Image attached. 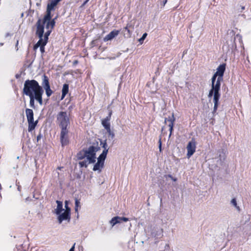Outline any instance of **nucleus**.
Wrapping results in <instances>:
<instances>
[{
  "label": "nucleus",
  "instance_id": "19",
  "mask_svg": "<svg viewBox=\"0 0 251 251\" xmlns=\"http://www.w3.org/2000/svg\"><path fill=\"white\" fill-rule=\"evenodd\" d=\"M108 152V150H103L102 152L100 154L98 158V160H100V162L104 163V160L106 157V155Z\"/></svg>",
  "mask_w": 251,
  "mask_h": 251
},
{
  "label": "nucleus",
  "instance_id": "1",
  "mask_svg": "<svg viewBox=\"0 0 251 251\" xmlns=\"http://www.w3.org/2000/svg\"><path fill=\"white\" fill-rule=\"evenodd\" d=\"M23 93L26 96H42L44 90L36 80L27 79L24 83Z\"/></svg>",
  "mask_w": 251,
  "mask_h": 251
},
{
  "label": "nucleus",
  "instance_id": "5",
  "mask_svg": "<svg viewBox=\"0 0 251 251\" xmlns=\"http://www.w3.org/2000/svg\"><path fill=\"white\" fill-rule=\"evenodd\" d=\"M61 0H52L48 3L47 7L46 14L44 16V22L51 18V11L54 9L55 7Z\"/></svg>",
  "mask_w": 251,
  "mask_h": 251
},
{
  "label": "nucleus",
  "instance_id": "26",
  "mask_svg": "<svg viewBox=\"0 0 251 251\" xmlns=\"http://www.w3.org/2000/svg\"><path fill=\"white\" fill-rule=\"evenodd\" d=\"M80 207V201H79V200L75 199V213H77V216H78V208Z\"/></svg>",
  "mask_w": 251,
  "mask_h": 251
},
{
  "label": "nucleus",
  "instance_id": "13",
  "mask_svg": "<svg viewBox=\"0 0 251 251\" xmlns=\"http://www.w3.org/2000/svg\"><path fill=\"white\" fill-rule=\"evenodd\" d=\"M220 92H215L213 98V102L214 103V108H213V112H216L217 110L219 102V99L220 98Z\"/></svg>",
  "mask_w": 251,
  "mask_h": 251
},
{
  "label": "nucleus",
  "instance_id": "50",
  "mask_svg": "<svg viewBox=\"0 0 251 251\" xmlns=\"http://www.w3.org/2000/svg\"><path fill=\"white\" fill-rule=\"evenodd\" d=\"M242 10H244L245 9V7L244 6H242Z\"/></svg>",
  "mask_w": 251,
  "mask_h": 251
},
{
  "label": "nucleus",
  "instance_id": "39",
  "mask_svg": "<svg viewBox=\"0 0 251 251\" xmlns=\"http://www.w3.org/2000/svg\"><path fill=\"white\" fill-rule=\"evenodd\" d=\"M112 111L111 110H110L109 112L108 115L104 119L110 121V119H111V115H112Z\"/></svg>",
  "mask_w": 251,
  "mask_h": 251
},
{
  "label": "nucleus",
  "instance_id": "6",
  "mask_svg": "<svg viewBox=\"0 0 251 251\" xmlns=\"http://www.w3.org/2000/svg\"><path fill=\"white\" fill-rule=\"evenodd\" d=\"M68 133L69 129H61L60 139L62 147L68 145L70 143Z\"/></svg>",
  "mask_w": 251,
  "mask_h": 251
},
{
  "label": "nucleus",
  "instance_id": "7",
  "mask_svg": "<svg viewBox=\"0 0 251 251\" xmlns=\"http://www.w3.org/2000/svg\"><path fill=\"white\" fill-rule=\"evenodd\" d=\"M44 22V18L43 19V21L39 19L38 20L37 22V29L36 32V34L39 37H43V34L44 32V25L46 23V22Z\"/></svg>",
  "mask_w": 251,
  "mask_h": 251
},
{
  "label": "nucleus",
  "instance_id": "28",
  "mask_svg": "<svg viewBox=\"0 0 251 251\" xmlns=\"http://www.w3.org/2000/svg\"><path fill=\"white\" fill-rule=\"evenodd\" d=\"M46 91V94L48 97H50L53 93V91L50 89V87L44 88Z\"/></svg>",
  "mask_w": 251,
  "mask_h": 251
},
{
  "label": "nucleus",
  "instance_id": "49",
  "mask_svg": "<svg viewBox=\"0 0 251 251\" xmlns=\"http://www.w3.org/2000/svg\"><path fill=\"white\" fill-rule=\"evenodd\" d=\"M62 168H63V167H57V169L59 170H61L62 169Z\"/></svg>",
  "mask_w": 251,
  "mask_h": 251
},
{
  "label": "nucleus",
  "instance_id": "51",
  "mask_svg": "<svg viewBox=\"0 0 251 251\" xmlns=\"http://www.w3.org/2000/svg\"><path fill=\"white\" fill-rule=\"evenodd\" d=\"M18 42H18V41H17V43H16V47H17V46H18Z\"/></svg>",
  "mask_w": 251,
  "mask_h": 251
},
{
  "label": "nucleus",
  "instance_id": "24",
  "mask_svg": "<svg viewBox=\"0 0 251 251\" xmlns=\"http://www.w3.org/2000/svg\"><path fill=\"white\" fill-rule=\"evenodd\" d=\"M56 202L57 203V208L56 209V213L57 215H59L60 214V213L63 210L62 203L61 201H57Z\"/></svg>",
  "mask_w": 251,
  "mask_h": 251
},
{
  "label": "nucleus",
  "instance_id": "20",
  "mask_svg": "<svg viewBox=\"0 0 251 251\" xmlns=\"http://www.w3.org/2000/svg\"><path fill=\"white\" fill-rule=\"evenodd\" d=\"M104 166V163L100 162V160H98V162L95 164L93 167V171H96L97 170H99L100 171V169L103 168Z\"/></svg>",
  "mask_w": 251,
  "mask_h": 251
},
{
  "label": "nucleus",
  "instance_id": "42",
  "mask_svg": "<svg viewBox=\"0 0 251 251\" xmlns=\"http://www.w3.org/2000/svg\"><path fill=\"white\" fill-rule=\"evenodd\" d=\"M65 212L71 215V208L70 207L67 208L65 209Z\"/></svg>",
  "mask_w": 251,
  "mask_h": 251
},
{
  "label": "nucleus",
  "instance_id": "45",
  "mask_svg": "<svg viewBox=\"0 0 251 251\" xmlns=\"http://www.w3.org/2000/svg\"><path fill=\"white\" fill-rule=\"evenodd\" d=\"M89 0H86L81 6V7H83L88 1Z\"/></svg>",
  "mask_w": 251,
  "mask_h": 251
},
{
  "label": "nucleus",
  "instance_id": "34",
  "mask_svg": "<svg viewBox=\"0 0 251 251\" xmlns=\"http://www.w3.org/2000/svg\"><path fill=\"white\" fill-rule=\"evenodd\" d=\"M100 144H102V147L103 148H104V150H108V149L107 148V143H106V140L103 141V142L101 141L100 142Z\"/></svg>",
  "mask_w": 251,
  "mask_h": 251
},
{
  "label": "nucleus",
  "instance_id": "53",
  "mask_svg": "<svg viewBox=\"0 0 251 251\" xmlns=\"http://www.w3.org/2000/svg\"><path fill=\"white\" fill-rule=\"evenodd\" d=\"M164 128H165V127H163L162 128V130H163V129H164Z\"/></svg>",
  "mask_w": 251,
  "mask_h": 251
},
{
  "label": "nucleus",
  "instance_id": "31",
  "mask_svg": "<svg viewBox=\"0 0 251 251\" xmlns=\"http://www.w3.org/2000/svg\"><path fill=\"white\" fill-rule=\"evenodd\" d=\"M130 27H132L133 28V26L132 25H129V24H127L126 25V27H124V29H125L126 30L128 33V35L129 36L131 35V31L130 30V29H129V28Z\"/></svg>",
  "mask_w": 251,
  "mask_h": 251
},
{
  "label": "nucleus",
  "instance_id": "8",
  "mask_svg": "<svg viewBox=\"0 0 251 251\" xmlns=\"http://www.w3.org/2000/svg\"><path fill=\"white\" fill-rule=\"evenodd\" d=\"M196 149V143L194 139H192L190 141L187 146V156L188 158L190 157L195 152Z\"/></svg>",
  "mask_w": 251,
  "mask_h": 251
},
{
  "label": "nucleus",
  "instance_id": "16",
  "mask_svg": "<svg viewBox=\"0 0 251 251\" xmlns=\"http://www.w3.org/2000/svg\"><path fill=\"white\" fill-rule=\"evenodd\" d=\"M46 28L48 29H52L55 26V19L51 20V18L50 20H47L46 21Z\"/></svg>",
  "mask_w": 251,
  "mask_h": 251
},
{
  "label": "nucleus",
  "instance_id": "11",
  "mask_svg": "<svg viewBox=\"0 0 251 251\" xmlns=\"http://www.w3.org/2000/svg\"><path fill=\"white\" fill-rule=\"evenodd\" d=\"M119 30L114 29L104 37V38H103V41L104 42H106L109 40H111L112 39H113L115 37L117 36L119 34Z\"/></svg>",
  "mask_w": 251,
  "mask_h": 251
},
{
  "label": "nucleus",
  "instance_id": "3",
  "mask_svg": "<svg viewBox=\"0 0 251 251\" xmlns=\"http://www.w3.org/2000/svg\"><path fill=\"white\" fill-rule=\"evenodd\" d=\"M25 114L28 122V131H32L34 130L38 124V120L34 121V113L32 109L26 108L25 109Z\"/></svg>",
  "mask_w": 251,
  "mask_h": 251
},
{
  "label": "nucleus",
  "instance_id": "21",
  "mask_svg": "<svg viewBox=\"0 0 251 251\" xmlns=\"http://www.w3.org/2000/svg\"><path fill=\"white\" fill-rule=\"evenodd\" d=\"M121 220H120V217L116 216L112 218L110 221V223L112 226H115L116 224L121 223Z\"/></svg>",
  "mask_w": 251,
  "mask_h": 251
},
{
  "label": "nucleus",
  "instance_id": "29",
  "mask_svg": "<svg viewBox=\"0 0 251 251\" xmlns=\"http://www.w3.org/2000/svg\"><path fill=\"white\" fill-rule=\"evenodd\" d=\"M51 30H52V29L48 30L45 34V35L44 37V39L45 40V41L47 42V43L48 42V37L50 35V34L51 32Z\"/></svg>",
  "mask_w": 251,
  "mask_h": 251
},
{
  "label": "nucleus",
  "instance_id": "44",
  "mask_svg": "<svg viewBox=\"0 0 251 251\" xmlns=\"http://www.w3.org/2000/svg\"><path fill=\"white\" fill-rule=\"evenodd\" d=\"M75 243H74L72 247L70 249L69 251H74L75 248Z\"/></svg>",
  "mask_w": 251,
  "mask_h": 251
},
{
  "label": "nucleus",
  "instance_id": "27",
  "mask_svg": "<svg viewBox=\"0 0 251 251\" xmlns=\"http://www.w3.org/2000/svg\"><path fill=\"white\" fill-rule=\"evenodd\" d=\"M89 163V160H88L87 159H86V160L79 161L78 163L80 167H85V168L87 167L88 164Z\"/></svg>",
  "mask_w": 251,
  "mask_h": 251
},
{
  "label": "nucleus",
  "instance_id": "36",
  "mask_svg": "<svg viewBox=\"0 0 251 251\" xmlns=\"http://www.w3.org/2000/svg\"><path fill=\"white\" fill-rule=\"evenodd\" d=\"M214 94H215V90H214L213 89H212L211 88V89L209 91V94L208 95V97L209 98L213 96V95H214Z\"/></svg>",
  "mask_w": 251,
  "mask_h": 251
},
{
  "label": "nucleus",
  "instance_id": "43",
  "mask_svg": "<svg viewBox=\"0 0 251 251\" xmlns=\"http://www.w3.org/2000/svg\"><path fill=\"white\" fill-rule=\"evenodd\" d=\"M78 63V61L77 60H75L73 62V66H75Z\"/></svg>",
  "mask_w": 251,
  "mask_h": 251
},
{
  "label": "nucleus",
  "instance_id": "18",
  "mask_svg": "<svg viewBox=\"0 0 251 251\" xmlns=\"http://www.w3.org/2000/svg\"><path fill=\"white\" fill-rule=\"evenodd\" d=\"M69 84H64L63 85L62 89V95H61V100H63L66 95L69 92Z\"/></svg>",
  "mask_w": 251,
  "mask_h": 251
},
{
  "label": "nucleus",
  "instance_id": "32",
  "mask_svg": "<svg viewBox=\"0 0 251 251\" xmlns=\"http://www.w3.org/2000/svg\"><path fill=\"white\" fill-rule=\"evenodd\" d=\"M47 42L45 41L44 43H43L42 45L40 47V50L42 54H43L45 50V46L47 44Z\"/></svg>",
  "mask_w": 251,
  "mask_h": 251
},
{
  "label": "nucleus",
  "instance_id": "38",
  "mask_svg": "<svg viewBox=\"0 0 251 251\" xmlns=\"http://www.w3.org/2000/svg\"><path fill=\"white\" fill-rule=\"evenodd\" d=\"M159 144V151L161 152L162 151V142H161V138L160 137L158 141Z\"/></svg>",
  "mask_w": 251,
  "mask_h": 251
},
{
  "label": "nucleus",
  "instance_id": "40",
  "mask_svg": "<svg viewBox=\"0 0 251 251\" xmlns=\"http://www.w3.org/2000/svg\"><path fill=\"white\" fill-rule=\"evenodd\" d=\"M168 176V177L170 178L174 181H176L177 180L176 178L174 177L171 175H168L167 176Z\"/></svg>",
  "mask_w": 251,
  "mask_h": 251
},
{
  "label": "nucleus",
  "instance_id": "52",
  "mask_svg": "<svg viewBox=\"0 0 251 251\" xmlns=\"http://www.w3.org/2000/svg\"><path fill=\"white\" fill-rule=\"evenodd\" d=\"M95 42V40L92 41V44H93Z\"/></svg>",
  "mask_w": 251,
  "mask_h": 251
},
{
  "label": "nucleus",
  "instance_id": "4",
  "mask_svg": "<svg viewBox=\"0 0 251 251\" xmlns=\"http://www.w3.org/2000/svg\"><path fill=\"white\" fill-rule=\"evenodd\" d=\"M99 148L93 146H90L87 150H85L86 159L89 160V163H93L96 161V152L98 151Z\"/></svg>",
  "mask_w": 251,
  "mask_h": 251
},
{
  "label": "nucleus",
  "instance_id": "46",
  "mask_svg": "<svg viewBox=\"0 0 251 251\" xmlns=\"http://www.w3.org/2000/svg\"><path fill=\"white\" fill-rule=\"evenodd\" d=\"M65 208L66 209L67 208H68L69 207L68 206V201H65Z\"/></svg>",
  "mask_w": 251,
  "mask_h": 251
},
{
  "label": "nucleus",
  "instance_id": "48",
  "mask_svg": "<svg viewBox=\"0 0 251 251\" xmlns=\"http://www.w3.org/2000/svg\"><path fill=\"white\" fill-rule=\"evenodd\" d=\"M167 0H163V6L165 5V4L167 3Z\"/></svg>",
  "mask_w": 251,
  "mask_h": 251
},
{
  "label": "nucleus",
  "instance_id": "17",
  "mask_svg": "<svg viewBox=\"0 0 251 251\" xmlns=\"http://www.w3.org/2000/svg\"><path fill=\"white\" fill-rule=\"evenodd\" d=\"M42 85L44 89L50 87L49 77L46 75L43 76Z\"/></svg>",
  "mask_w": 251,
  "mask_h": 251
},
{
  "label": "nucleus",
  "instance_id": "14",
  "mask_svg": "<svg viewBox=\"0 0 251 251\" xmlns=\"http://www.w3.org/2000/svg\"><path fill=\"white\" fill-rule=\"evenodd\" d=\"M223 80V78L218 77L215 83L212 84L211 88L215 90V92H220L221 83Z\"/></svg>",
  "mask_w": 251,
  "mask_h": 251
},
{
  "label": "nucleus",
  "instance_id": "15",
  "mask_svg": "<svg viewBox=\"0 0 251 251\" xmlns=\"http://www.w3.org/2000/svg\"><path fill=\"white\" fill-rule=\"evenodd\" d=\"M71 219V215L70 214H69L67 213H66V212H64L61 214H59V215L58 217V219L59 221V223H61L64 220H69L70 221Z\"/></svg>",
  "mask_w": 251,
  "mask_h": 251
},
{
  "label": "nucleus",
  "instance_id": "9",
  "mask_svg": "<svg viewBox=\"0 0 251 251\" xmlns=\"http://www.w3.org/2000/svg\"><path fill=\"white\" fill-rule=\"evenodd\" d=\"M29 97V104L30 106L34 108H35V100H36L40 105L43 104L42 96H28Z\"/></svg>",
  "mask_w": 251,
  "mask_h": 251
},
{
  "label": "nucleus",
  "instance_id": "12",
  "mask_svg": "<svg viewBox=\"0 0 251 251\" xmlns=\"http://www.w3.org/2000/svg\"><path fill=\"white\" fill-rule=\"evenodd\" d=\"M226 64H221L217 68V72L215 73L219 78H223L224 72L226 70Z\"/></svg>",
  "mask_w": 251,
  "mask_h": 251
},
{
  "label": "nucleus",
  "instance_id": "30",
  "mask_svg": "<svg viewBox=\"0 0 251 251\" xmlns=\"http://www.w3.org/2000/svg\"><path fill=\"white\" fill-rule=\"evenodd\" d=\"M107 133L108 134V136L110 137L112 139L114 138L115 137L114 133L111 131V128L106 130Z\"/></svg>",
  "mask_w": 251,
  "mask_h": 251
},
{
  "label": "nucleus",
  "instance_id": "41",
  "mask_svg": "<svg viewBox=\"0 0 251 251\" xmlns=\"http://www.w3.org/2000/svg\"><path fill=\"white\" fill-rule=\"evenodd\" d=\"M120 220H121V222H127L129 221L128 218L126 217H120Z\"/></svg>",
  "mask_w": 251,
  "mask_h": 251
},
{
  "label": "nucleus",
  "instance_id": "37",
  "mask_svg": "<svg viewBox=\"0 0 251 251\" xmlns=\"http://www.w3.org/2000/svg\"><path fill=\"white\" fill-rule=\"evenodd\" d=\"M231 203L234 205V206H235L238 209L239 208V206H238L237 205L236 200L235 198L231 200Z\"/></svg>",
  "mask_w": 251,
  "mask_h": 251
},
{
  "label": "nucleus",
  "instance_id": "2",
  "mask_svg": "<svg viewBox=\"0 0 251 251\" xmlns=\"http://www.w3.org/2000/svg\"><path fill=\"white\" fill-rule=\"evenodd\" d=\"M56 122L61 129H69L70 124L69 115L66 111H60L56 116Z\"/></svg>",
  "mask_w": 251,
  "mask_h": 251
},
{
  "label": "nucleus",
  "instance_id": "33",
  "mask_svg": "<svg viewBox=\"0 0 251 251\" xmlns=\"http://www.w3.org/2000/svg\"><path fill=\"white\" fill-rule=\"evenodd\" d=\"M147 33H145L143 34L141 38H140L139 39V42L141 43V44H142L144 40H145V39L146 38L147 36Z\"/></svg>",
  "mask_w": 251,
  "mask_h": 251
},
{
  "label": "nucleus",
  "instance_id": "23",
  "mask_svg": "<svg viewBox=\"0 0 251 251\" xmlns=\"http://www.w3.org/2000/svg\"><path fill=\"white\" fill-rule=\"evenodd\" d=\"M76 156L78 160H82L86 157L85 150H82L79 151L77 153Z\"/></svg>",
  "mask_w": 251,
  "mask_h": 251
},
{
  "label": "nucleus",
  "instance_id": "22",
  "mask_svg": "<svg viewBox=\"0 0 251 251\" xmlns=\"http://www.w3.org/2000/svg\"><path fill=\"white\" fill-rule=\"evenodd\" d=\"M39 40L36 44L33 46V50L36 51V50L44 43L45 40L43 39V37H39Z\"/></svg>",
  "mask_w": 251,
  "mask_h": 251
},
{
  "label": "nucleus",
  "instance_id": "10",
  "mask_svg": "<svg viewBox=\"0 0 251 251\" xmlns=\"http://www.w3.org/2000/svg\"><path fill=\"white\" fill-rule=\"evenodd\" d=\"M175 121V118L174 117V114H173L171 118H169L168 119H167V118L165 119V122L166 123L167 122L169 123L168 126L169 127V131H170L169 136H171V135L172 134Z\"/></svg>",
  "mask_w": 251,
  "mask_h": 251
},
{
  "label": "nucleus",
  "instance_id": "47",
  "mask_svg": "<svg viewBox=\"0 0 251 251\" xmlns=\"http://www.w3.org/2000/svg\"><path fill=\"white\" fill-rule=\"evenodd\" d=\"M41 134H40L39 135H38L37 136V141H38L39 140H40L41 139Z\"/></svg>",
  "mask_w": 251,
  "mask_h": 251
},
{
  "label": "nucleus",
  "instance_id": "25",
  "mask_svg": "<svg viewBox=\"0 0 251 251\" xmlns=\"http://www.w3.org/2000/svg\"><path fill=\"white\" fill-rule=\"evenodd\" d=\"M109 121L105 119L102 120L101 124L106 130L110 128V124Z\"/></svg>",
  "mask_w": 251,
  "mask_h": 251
},
{
  "label": "nucleus",
  "instance_id": "35",
  "mask_svg": "<svg viewBox=\"0 0 251 251\" xmlns=\"http://www.w3.org/2000/svg\"><path fill=\"white\" fill-rule=\"evenodd\" d=\"M218 77V76L214 74L212 77V79H211V81H212V84H213L214 83H215V82L216 81V78L217 77Z\"/></svg>",
  "mask_w": 251,
  "mask_h": 251
}]
</instances>
